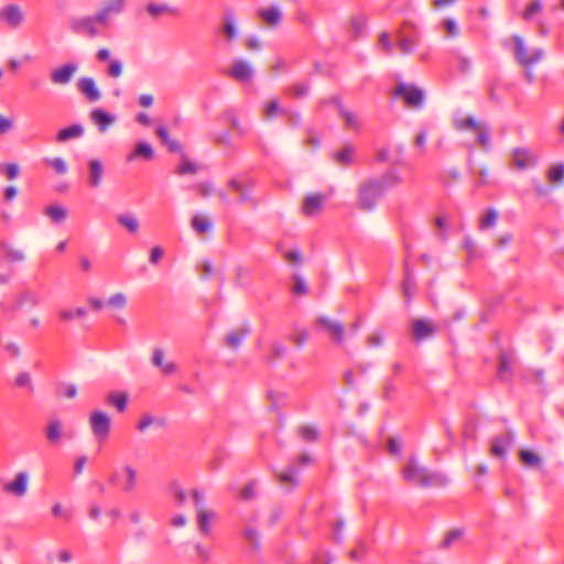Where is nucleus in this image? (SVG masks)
Returning a JSON list of instances; mask_svg holds the SVG:
<instances>
[{
	"mask_svg": "<svg viewBox=\"0 0 564 564\" xmlns=\"http://www.w3.org/2000/svg\"><path fill=\"white\" fill-rule=\"evenodd\" d=\"M401 176L395 171H389L380 178H367L358 185L357 206L362 212H371L387 189L399 185Z\"/></svg>",
	"mask_w": 564,
	"mask_h": 564,
	"instance_id": "obj_1",
	"label": "nucleus"
},
{
	"mask_svg": "<svg viewBox=\"0 0 564 564\" xmlns=\"http://www.w3.org/2000/svg\"><path fill=\"white\" fill-rule=\"evenodd\" d=\"M401 475L406 482L423 488L444 487L448 484V478L444 473L427 468L414 456L406 459Z\"/></svg>",
	"mask_w": 564,
	"mask_h": 564,
	"instance_id": "obj_2",
	"label": "nucleus"
},
{
	"mask_svg": "<svg viewBox=\"0 0 564 564\" xmlns=\"http://www.w3.org/2000/svg\"><path fill=\"white\" fill-rule=\"evenodd\" d=\"M171 495L178 507L183 506L188 497L192 498L196 510L198 530L203 534H208L210 531V512L206 508L205 499L200 492L196 489H193L188 494L182 489L178 484H173L171 486Z\"/></svg>",
	"mask_w": 564,
	"mask_h": 564,
	"instance_id": "obj_3",
	"label": "nucleus"
},
{
	"mask_svg": "<svg viewBox=\"0 0 564 564\" xmlns=\"http://www.w3.org/2000/svg\"><path fill=\"white\" fill-rule=\"evenodd\" d=\"M111 9L101 8L97 13L89 17L74 18L70 20V29L76 33H84L90 37L101 34L102 30L110 28Z\"/></svg>",
	"mask_w": 564,
	"mask_h": 564,
	"instance_id": "obj_4",
	"label": "nucleus"
},
{
	"mask_svg": "<svg viewBox=\"0 0 564 564\" xmlns=\"http://www.w3.org/2000/svg\"><path fill=\"white\" fill-rule=\"evenodd\" d=\"M516 59L524 67H530L544 57V51L540 47H528L524 40L519 35H513Z\"/></svg>",
	"mask_w": 564,
	"mask_h": 564,
	"instance_id": "obj_5",
	"label": "nucleus"
},
{
	"mask_svg": "<svg viewBox=\"0 0 564 564\" xmlns=\"http://www.w3.org/2000/svg\"><path fill=\"white\" fill-rule=\"evenodd\" d=\"M88 423L94 437L99 443H104L110 435L111 419L106 412L101 410L91 411Z\"/></svg>",
	"mask_w": 564,
	"mask_h": 564,
	"instance_id": "obj_6",
	"label": "nucleus"
},
{
	"mask_svg": "<svg viewBox=\"0 0 564 564\" xmlns=\"http://www.w3.org/2000/svg\"><path fill=\"white\" fill-rule=\"evenodd\" d=\"M251 333V326L248 322H243L236 327L229 329L220 339L221 346L237 351L248 335Z\"/></svg>",
	"mask_w": 564,
	"mask_h": 564,
	"instance_id": "obj_7",
	"label": "nucleus"
},
{
	"mask_svg": "<svg viewBox=\"0 0 564 564\" xmlns=\"http://www.w3.org/2000/svg\"><path fill=\"white\" fill-rule=\"evenodd\" d=\"M394 94L403 98L406 106L410 108H420L423 105L424 93L414 85L400 83Z\"/></svg>",
	"mask_w": 564,
	"mask_h": 564,
	"instance_id": "obj_8",
	"label": "nucleus"
},
{
	"mask_svg": "<svg viewBox=\"0 0 564 564\" xmlns=\"http://www.w3.org/2000/svg\"><path fill=\"white\" fill-rule=\"evenodd\" d=\"M24 20L25 13L19 4L11 3L0 9V21H3L10 29L21 28Z\"/></svg>",
	"mask_w": 564,
	"mask_h": 564,
	"instance_id": "obj_9",
	"label": "nucleus"
},
{
	"mask_svg": "<svg viewBox=\"0 0 564 564\" xmlns=\"http://www.w3.org/2000/svg\"><path fill=\"white\" fill-rule=\"evenodd\" d=\"M226 74L241 84H250L254 75V69L249 62L237 59L227 69Z\"/></svg>",
	"mask_w": 564,
	"mask_h": 564,
	"instance_id": "obj_10",
	"label": "nucleus"
},
{
	"mask_svg": "<svg viewBox=\"0 0 564 564\" xmlns=\"http://www.w3.org/2000/svg\"><path fill=\"white\" fill-rule=\"evenodd\" d=\"M511 160L518 170L532 169L538 164V155L529 148H514L511 151Z\"/></svg>",
	"mask_w": 564,
	"mask_h": 564,
	"instance_id": "obj_11",
	"label": "nucleus"
},
{
	"mask_svg": "<svg viewBox=\"0 0 564 564\" xmlns=\"http://www.w3.org/2000/svg\"><path fill=\"white\" fill-rule=\"evenodd\" d=\"M514 434L510 431L497 435L491 441L490 454L496 458H506L507 452L512 447Z\"/></svg>",
	"mask_w": 564,
	"mask_h": 564,
	"instance_id": "obj_12",
	"label": "nucleus"
},
{
	"mask_svg": "<svg viewBox=\"0 0 564 564\" xmlns=\"http://www.w3.org/2000/svg\"><path fill=\"white\" fill-rule=\"evenodd\" d=\"M77 69L78 67L76 64H64L61 67H57L51 72L50 79L54 85H68L75 76Z\"/></svg>",
	"mask_w": 564,
	"mask_h": 564,
	"instance_id": "obj_13",
	"label": "nucleus"
},
{
	"mask_svg": "<svg viewBox=\"0 0 564 564\" xmlns=\"http://www.w3.org/2000/svg\"><path fill=\"white\" fill-rule=\"evenodd\" d=\"M29 475L25 471H20L14 476V479L3 485V491L11 494L15 497H23L28 491Z\"/></svg>",
	"mask_w": 564,
	"mask_h": 564,
	"instance_id": "obj_14",
	"label": "nucleus"
},
{
	"mask_svg": "<svg viewBox=\"0 0 564 564\" xmlns=\"http://www.w3.org/2000/svg\"><path fill=\"white\" fill-rule=\"evenodd\" d=\"M326 200V196L323 194H308L305 196L302 204V213L307 217L317 215Z\"/></svg>",
	"mask_w": 564,
	"mask_h": 564,
	"instance_id": "obj_15",
	"label": "nucleus"
},
{
	"mask_svg": "<svg viewBox=\"0 0 564 564\" xmlns=\"http://www.w3.org/2000/svg\"><path fill=\"white\" fill-rule=\"evenodd\" d=\"M162 348H154L151 356V364L159 368L163 376H171L176 372L177 366L173 361H165Z\"/></svg>",
	"mask_w": 564,
	"mask_h": 564,
	"instance_id": "obj_16",
	"label": "nucleus"
},
{
	"mask_svg": "<svg viewBox=\"0 0 564 564\" xmlns=\"http://www.w3.org/2000/svg\"><path fill=\"white\" fill-rule=\"evenodd\" d=\"M77 89L88 101L95 102L101 98V93L96 86L94 78L83 77L77 82Z\"/></svg>",
	"mask_w": 564,
	"mask_h": 564,
	"instance_id": "obj_17",
	"label": "nucleus"
},
{
	"mask_svg": "<svg viewBox=\"0 0 564 564\" xmlns=\"http://www.w3.org/2000/svg\"><path fill=\"white\" fill-rule=\"evenodd\" d=\"M319 326L324 327L333 338V340L337 344H341L344 341V325L337 321L330 319L328 317H319L317 319Z\"/></svg>",
	"mask_w": 564,
	"mask_h": 564,
	"instance_id": "obj_18",
	"label": "nucleus"
},
{
	"mask_svg": "<svg viewBox=\"0 0 564 564\" xmlns=\"http://www.w3.org/2000/svg\"><path fill=\"white\" fill-rule=\"evenodd\" d=\"M88 184L90 187H99L101 182H102V177H104V173H105V169H104V165L101 163V161L97 160V159H93V160H89L88 163Z\"/></svg>",
	"mask_w": 564,
	"mask_h": 564,
	"instance_id": "obj_19",
	"label": "nucleus"
},
{
	"mask_svg": "<svg viewBox=\"0 0 564 564\" xmlns=\"http://www.w3.org/2000/svg\"><path fill=\"white\" fill-rule=\"evenodd\" d=\"M91 121L98 127L100 132H106L108 128L116 121V117L102 109H94L90 112Z\"/></svg>",
	"mask_w": 564,
	"mask_h": 564,
	"instance_id": "obj_20",
	"label": "nucleus"
},
{
	"mask_svg": "<svg viewBox=\"0 0 564 564\" xmlns=\"http://www.w3.org/2000/svg\"><path fill=\"white\" fill-rule=\"evenodd\" d=\"M258 15L269 26H276L282 20V12L276 6L259 9Z\"/></svg>",
	"mask_w": 564,
	"mask_h": 564,
	"instance_id": "obj_21",
	"label": "nucleus"
},
{
	"mask_svg": "<svg viewBox=\"0 0 564 564\" xmlns=\"http://www.w3.org/2000/svg\"><path fill=\"white\" fill-rule=\"evenodd\" d=\"M412 333L416 339L421 340L433 335L435 327L425 319H414L412 322Z\"/></svg>",
	"mask_w": 564,
	"mask_h": 564,
	"instance_id": "obj_22",
	"label": "nucleus"
},
{
	"mask_svg": "<svg viewBox=\"0 0 564 564\" xmlns=\"http://www.w3.org/2000/svg\"><path fill=\"white\" fill-rule=\"evenodd\" d=\"M145 11L152 19H158L164 14H177V10L175 8L170 7L166 3L150 2L147 4Z\"/></svg>",
	"mask_w": 564,
	"mask_h": 564,
	"instance_id": "obj_23",
	"label": "nucleus"
},
{
	"mask_svg": "<svg viewBox=\"0 0 564 564\" xmlns=\"http://www.w3.org/2000/svg\"><path fill=\"white\" fill-rule=\"evenodd\" d=\"M397 43H398L400 53L403 55H408L414 51V48L417 44V40L415 36H409L406 34H404L403 31H398Z\"/></svg>",
	"mask_w": 564,
	"mask_h": 564,
	"instance_id": "obj_24",
	"label": "nucleus"
},
{
	"mask_svg": "<svg viewBox=\"0 0 564 564\" xmlns=\"http://www.w3.org/2000/svg\"><path fill=\"white\" fill-rule=\"evenodd\" d=\"M43 214L54 224L63 223L68 216V212L65 207L55 204L46 206L43 210Z\"/></svg>",
	"mask_w": 564,
	"mask_h": 564,
	"instance_id": "obj_25",
	"label": "nucleus"
},
{
	"mask_svg": "<svg viewBox=\"0 0 564 564\" xmlns=\"http://www.w3.org/2000/svg\"><path fill=\"white\" fill-rule=\"evenodd\" d=\"M191 227L198 236L206 234L212 228V223L207 215L196 214L191 219Z\"/></svg>",
	"mask_w": 564,
	"mask_h": 564,
	"instance_id": "obj_26",
	"label": "nucleus"
},
{
	"mask_svg": "<svg viewBox=\"0 0 564 564\" xmlns=\"http://www.w3.org/2000/svg\"><path fill=\"white\" fill-rule=\"evenodd\" d=\"M45 435L51 444L58 443L63 435L62 422L57 419L51 420L46 426Z\"/></svg>",
	"mask_w": 564,
	"mask_h": 564,
	"instance_id": "obj_27",
	"label": "nucleus"
},
{
	"mask_svg": "<svg viewBox=\"0 0 564 564\" xmlns=\"http://www.w3.org/2000/svg\"><path fill=\"white\" fill-rule=\"evenodd\" d=\"M84 134V127L79 123H74L67 128L62 129L57 133V141L58 142H66L70 139L79 138Z\"/></svg>",
	"mask_w": 564,
	"mask_h": 564,
	"instance_id": "obj_28",
	"label": "nucleus"
},
{
	"mask_svg": "<svg viewBox=\"0 0 564 564\" xmlns=\"http://www.w3.org/2000/svg\"><path fill=\"white\" fill-rule=\"evenodd\" d=\"M106 401L109 405L115 406L118 412L122 413L127 409L128 394L126 392H110Z\"/></svg>",
	"mask_w": 564,
	"mask_h": 564,
	"instance_id": "obj_29",
	"label": "nucleus"
},
{
	"mask_svg": "<svg viewBox=\"0 0 564 564\" xmlns=\"http://www.w3.org/2000/svg\"><path fill=\"white\" fill-rule=\"evenodd\" d=\"M138 156L143 158L144 160H152L154 156V151L149 143L139 142L135 145L134 151L127 156V160L132 161Z\"/></svg>",
	"mask_w": 564,
	"mask_h": 564,
	"instance_id": "obj_30",
	"label": "nucleus"
},
{
	"mask_svg": "<svg viewBox=\"0 0 564 564\" xmlns=\"http://www.w3.org/2000/svg\"><path fill=\"white\" fill-rule=\"evenodd\" d=\"M251 275H252L251 269L243 267V265H237L235 268L234 282L239 288H246L251 282Z\"/></svg>",
	"mask_w": 564,
	"mask_h": 564,
	"instance_id": "obj_31",
	"label": "nucleus"
},
{
	"mask_svg": "<svg viewBox=\"0 0 564 564\" xmlns=\"http://www.w3.org/2000/svg\"><path fill=\"white\" fill-rule=\"evenodd\" d=\"M117 221L120 226L126 228L130 234H137L139 230V220L132 214H120L117 216Z\"/></svg>",
	"mask_w": 564,
	"mask_h": 564,
	"instance_id": "obj_32",
	"label": "nucleus"
},
{
	"mask_svg": "<svg viewBox=\"0 0 564 564\" xmlns=\"http://www.w3.org/2000/svg\"><path fill=\"white\" fill-rule=\"evenodd\" d=\"M223 32L229 41L234 40L238 34L235 15L230 11L224 17Z\"/></svg>",
	"mask_w": 564,
	"mask_h": 564,
	"instance_id": "obj_33",
	"label": "nucleus"
},
{
	"mask_svg": "<svg viewBox=\"0 0 564 564\" xmlns=\"http://www.w3.org/2000/svg\"><path fill=\"white\" fill-rule=\"evenodd\" d=\"M124 479L122 482V490L132 492L137 485V470L131 465H126L123 468Z\"/></svg>",
	"mask_w": 564,
	"mask_h": 564,
	"instance_id": "obj_34",
	"label": "nucleus"
},
{
	"mask_svg": "<svg viewBox=\"0 0 564 564\" xmlns=\"http://www.w3.org/2000/svg\"><path fill=\"white\" fill-rule=\"evenodd\" d=\"M199 171L200 166L187 159L186 155L182 153V161L178 167L175 170V174L182 176L186 174H196Z\"/></svg>",
	"mask_w": 564,
	"mask_h": 564,
	"instance_id": "obj_35",
	"label": "nucleus"
},
{
	"mask_svg": "<svg viewBox=\"0 0 564 564\" xmlns=\"http://www.w3.org/2000/svg\"><path fill=\"white\" fill-rule=\"evenodd\" d=\"M544 9L543 0H530L527 4L525 10L522 13V18L525 21H531Z\"/></svg>",
	"mask_w": 564,
	"mask_h": 564,
	"instance_id": "obj_36",
	"label": "nucleus"
},
{
	"mask_svg": "<svg viewBox=\"0 0 564 564\" xmlns=\"http://www.w3.org/2000/svg\"><path fill=\"white\" fill-rule=\"evenodd\" d=\"M354 148L346 145L344 149L334 153V160L344 166L350 165L354 162Z\"/></svg>",
	"mask_w": 564,
	"mask_h": 564,
	"instance_id": "obj_37",
	"label": "nucleus"
},
{
	"mask_svg": "<svg viewBox=\"0 0 564 564\" xmlns=\"http://www.w3.org/2000/svg\"><path fill=\"white\" fill-rule=\"evenodd\" d=\"M519 458L521 463L529 468L538 467L542 463L541 457L529 449H521L519 452Z\"/></svg>",
	"mask_w": 564,
	"mask_h": 564,
	"instance_id": "obj_38",
	"label": "nucleus"
},
{
	"mask_svg": "<svg viewBox=\"0 0 564 564\" xmlns=\"http://www.w3.org/2000/svg\"><path fill=\"white\" fill-rule=\"evenodd\" d=\"M299 468L294 465L288 467L284 471L279 475L280 484L283 486L291 485L292 487L297 485Z\"/></svg>",
	"mask_w": 564,
	"mask_h": 564,
	"instance_id": "obj_39",
	"label": "nucleus"
},
{
	"mask_svg": "<svg viewBox=\"0 0 564 564\" xmlns=\"http://www.w3.org/2000/svg\"><path fill=\"white\" fill-rule=\"evenodd\" d=\"M482 124V122H478L473 116H468L463 119H457L455 121V128L460 131L471 130L477 132Z\"/></svg>",
	"mask_w": 564,
	"mask_h": 564,
	"instance_id": "obj_40",
	"label": "nucleus"
},
{
	"mask_svg": "<svg viewBox=\"0 0 564 564\" xmlns=\"http://www.w3.org/2000/svg\"><path fill=\"white\" fill-rule=\"evenodd\" d=\"M339 115L343 118V120L345 121V127L347 129L358 130L360 128V120L356 113H354L345 108H340Z\"/></svg>",
	"mask_w": 564,
	"mask_h": 564,
	"instance_id": "obj_41",
	"label": "nucleus"
},
{
	"mask_svg": "<svg viewBox=\"0 0 564 564\" xmlns=\"http://www.w3.org/2000/svg\"><path fill=\"white\" fill-rule=\"evenodd\" d=\"M41 302V297L36 292L25 290L23 291L19 299H18V305H30V306H36Z\"/></svg>",
	"mask_w": 564,
	"mask_h": 564,
	"instance_id": "obj_42",
	"label": "nucleus"
},
{
	"mask_svg": "<svg viewBox=\"0 0 564 564\" xmlns=\"http://www.w3.org/2000/svg\"><path fill=\"white\" fill-rule=\"evenodd\" d=\"M1 249L4 252L6 259L9 261L20 262L25 259V256L22 250L12 248L8 242H2Z\"/></svg>",
	"mask_w": 564,
	"mask_h": 564,
	"instance_id": "obj_43",
	"label": "nucleus"
},
{
	"mask_svg": "<svg viewBox=\"0 0 564 564\" xmlns=\"http://www.w3.org/2000/svg\"><path fill=\"white\" fill-rule=\"evenodd\" d=\"M194 557L200 564H205L209 561L210 550L208 545H204L200 542L194 545Z\"/></svg>",
	"mask_w": 564,
	"mask_h": 564,
	"instance_id": "obj_44",
	"label": "nucleus"
},
{
	"mask_svg": "<svg viewBox=\"0 0 564 564\" xmlns=\"http://www.w3.org/2000/svg\"><path fill=\"white\" fill-rule=\"evenodd\" d=\"M547 178L551 183L557 184L564 181V163L552 165L547 171Z\"/></svg>",
	"mask_w": 564,
	"mask_h": 564,
	"instance_id": "obj_45",
	"label": "nucleus"
},
{
	"mask_svg": "<svg viewBox=\"0 0 564 564\" xmlns=\"http://www.w3.org/2000/svg\"><path fill=\"white\" fill-rule=\"evenodd\" d=\"M286 354V347L282 343H271L270 344V354L268 355L267 359L269 361H275L281 358H283Z\"/></svg>",
	"mask_w": 564,
	"mask_h": 564,
	"instance_id": "obj_46",
	"label": "nucleus"
},
{
	"mask_svg": "<svg viewBox=\"0 0 564 564\" xmlns=\"http://www.w3.org/2000/svg\"><path fill=\"white\" fill-rule=\"evenodd\" d=\"M498 219V213L495 209H489L487 213L480 218L479 228L485 230L487 228L494 227Z\"/></svg>",
	"mask_w": 564,
	"mask_h": 564,
	"instance_id": "obj_47",
	"label": "nucleus"
},
{
	"mask_svg": "<svg viewBox=\"0 0 564 564\" xmlns=\"http://www.w3.org/2000/svg\"><path fill=\"white\" fill-rule=\"evenodd\" d=\"M478 143L485 149H490V130L487 124H482L477 131Z\"/></svg>",
	"mask_w": 564,
	"mask_h": 564,
	"instance_id": "obj_48",
	"label": "nucleus"
},
{
	"mask_svg": "<svg viewBox=\"0 0 564 564\" xmlns=\"http://www.w3.org/2000/svg\"><path fill=\"white\" fill-rule=\"evenodd\" d=\"M87 311L84 307H78L74 311L72 310H64L58 313V316L63 321H70L73 318H82L86 316Z\"/></svg>",
	"mask_w": 564,
	"mask_h": 564,
	"instance_id": "obj_49",
	"label": "nucleus"
},
{
	"mask_svg": "<svg viewBox=\"0 0 564 564\" xmlns=\"http://www.w3.org/2000/svg\"><path fill=\"white\" fill-rule=\"evenodd\" d=\"M229 187L236 192L239 196V199L241 202H248L250 199V195H249V192L247 188H245L240 182H238L237 180H231L229 182Z\"/></svg>",
	"mask_w": 564,
	"mask_h": 564,
	"instance_id": "obj_50",
	"label": "nucleus"
},
{
	"mask_svg": "<svg viewBox=\"0 0 564 564\" xmlns=\"http://www.w3.org/2000/svg\"><path fill=\"white\" fill-rule=\"evenodd\" d=\"M127 296L123 293H115L108 299V305L113 308H124L127 305Z\"/></svg>",
	"mask_w": 564,
	"mask_h": 564,
	"instance_id": "obj_51",
	"label": "nucleus"
},
{
	"mask_svg": "<svg viewBox=\"0 0 564 564\" xmlns=\"http://www.w3.org/2000/svg\"><path fill=\"white\" fill-rule=\"evenodd\" d=\"M462 536H463V531H460V530H454V531L448 532L445 535L444 540L442 541V547L447 549V547L452 546L455 542L460 540Z\"/></svg>",
	"mask_w": 564,
	"mask_h": 564,
	"instance_id": "obj_52",
	"label": "nucleus"
},
{
	"mask_svg": "<svg viewBox=\"0 0 564 564\" xmlns=\"http://www.w3.org/2000/svg\"><path fill=\"white\" fill-rule=\"evenodd\" d=\"M443 28L449 37H456L459 34V28L454 19H445L443 21Z\"/></svg>",
	"mask_w": 564,
	"mask_h": 564,
	"instance_id": "obj_53",
	"label": "nucleus"
},
{
	"mask_svg": "<svg viewBox=\"0 0 564 564\" xmlns=\"http://www.w3.org/2000/svg\"><path fill=\"white\" fill-rule=\"evenodd\" d=\"M300 434L304 440L308 442L316 441L318 437V431L315 427L308 425L301 426Z\"/></svg>",
	"mask_w": 564,
	"mask_h": 564,
	"instance_id": "obj_54",
	"label": "nucleus"
},
{
	"mask_svg": "<svg viewBox=\"0 0 564 564\" xmlns=\"http://www.w3.org/2000/svg\"><path fill=\"white\" fill-rule=\"evenodd\" d=\"M278 112H284V110L280 107V104L276 99L270 100L264 107L265 117L272 118Z\"/></svg>",
	"mask_w": 564,
	"mask_h": 564,
	"instance_id": "obj_55",
	"label": "nucleus"
},
{
	"mask_svg": "<svg viewBox=\"0 0 564 564\" xmlns=\"http://www.w3.org/2000/svg\"><path fill=\"white\" fill-rule=\"evenodd\" d=\"M308 91V86L304 83L294 84L288 88V93L292 94L295 98L305 96Z\"/></svg>",
	"mask_w": 564,
	"mask_h": 564,
	"instance_id": "obj_56",
	"label": "nucleus"
},
{
	"mask_svg": "<svg viewBox=\"0 0 564 564\" xmlns=\"http://www.w3.org/2000/svg\"><path fill=\"white\" fill-rule=\"evenodd\" d=\"M367 24V19L364 15H357L351 19V28L355 31L356 35H360L365 30Z\"/></svg>",
	"mask_w": 564,
	"mask_h": 564,
	"instance_id": "obj_57",
	"label": "nucleus"
},
{
	"mask_svg": "<svg viewBox=\"0 0 564 564\" xmlns=\"http://www.w3.org/2000/svg\"><path fill=\"white\" fill-rule=\"evenodd\" d=\"M123 66L120 61H111L107 74L112 78H118L122 75Z\"/></svg>",
	"mask_w": 564,
	"mask_h": 564,
	"instance_id": "obj_58",
	"label": "nucleus"
},
{
	"mask_svg": "<svg viewBox=\"0 0 564 564\" xmlns=\"http://www.w3.org/2000/svg\"><path fill=\"white\" fill-rule=\"evenodd\" d=\"M256 486L254 481L247 484L240 491V499L242 500H251L256 497Z\"/></svg>",
	"mask_w": 564,
	"mask_h": 564,
	"instance_id": "obj_59",
	"label": "nucleus"
},
{
	"mask_svg": "<svg viewBox=\"0 0 564 564\" xmlns=\"http://www.w3.org/2000/svg\"><path fill=\"white\" fill-rule=\"evenodd\" d=\"M47 163L55 170L58 174H65L67 172V165L62 158H55L47 160Z\"/></svg>",
	"mask_w": 564,
	"mask_h": 564,
	"instance_id": "obj_60",
	"label": "nucleus"
},
{
	"mask_svg": "<svg viewBox=\"0 0 564 564\" xmlns=\"http://www.w3.org/2000/svg\"><path fill=\"white\" fill-rule=\"evenodd\" d=\"M196 270H197L200 279H206L212 271V264H210L209 260L205 259V260L199 261L196 265Z\"/></svg>",
	"mask_w": 564,
	"mask_h": 564,
	"instance_id": "obj_61",
	"label": "nucleus"
},
{
	"mask_svg": "<svg viewBox=\"0 0 564 564\" xmlns=\"http://www.w3.org/2000/svg\"><path fill=\"white\" fill-rule=\"evenodd\" d=\"M294 285L292 288V291L296 295H303L307 293V286L306 283L299 276L294 275Z\"/></svg>",
	"mask_w": 564,
	"mask_h": 564,
	"instance_id": "obj_62",
	"label": "nucleus"
},
{
	"mask_svg": "<svg viewBox=\"0 0 564 564\" xmlns=\"http://www.w3.org/2000/svg\"><path fill=\"white\" fill-rule=\"evenodd\" d=\"M3 349L11 358H19L21 356V348L14 341L6 343Z\"/></svg>",
	"mask_w": 564,
	"mask_h": 564,
	"instance_id": "obj_63",
	"label": "nucleus"
},
{
	"mask_svg": "<svg viewBox=\"0 0 564 564\" xmlns=\"http://www.w3.org/2000/svg\"><path fill=\"white\" fill-rule=\"evenodd\" d=\"M2 171L9 180H14L19 175V167L14 163L3 164Z\"/></svg>",
	"mask_w": 564,
	"mask_h": 564,
	"instance_id": "obj_64",
	"label": "nucleus"
}]
</instances>
